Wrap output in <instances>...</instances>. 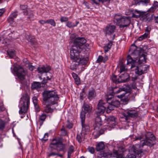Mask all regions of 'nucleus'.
<instances>
[{
  "label": "nucleus",
  "instance_id": "obj_47",
  "mask_svg": "<svg viewBox=\"0 0 158 158\" xmlns=\"http://www.w3.org/2000/svg\"><path fill=\"white\" fill-rule=\"evenodd\" d=\"M126 69H127L125 68V66L123 64H121L120 66V72L121 73L125 71Z\"/></svg>",
  "mask_w": 158,
  "mask_h": 158
},
{
  "label": "nucleus",
  "instance_id": "obj_1",
  "mask_svg": "<svg viewBox=\"0 0 158 158\" xmlns=\"http://www.w3.org/2000/svg\"><path fill=\"white\" fill-rule=\"evenodd\" d=\"M134 140H139L140 142V144H136L133 145L132 149L136 155H139L143 153L142 149H138V148H143L144 145L148 146L150 147L153 146L156 143L155 136L151 132H146L145 133L141 134V135L135 136L134 138Z\"/></svg>",
  "mask_w": 158,
  "mask_h": 158
},
{
  "label": "nucleus",
  "instance_id": "obj_19",
  "mask_svg": "<svg viewBox=\"0 0 158 158\" xmlns=\"http://www.w3.org/2000/svg\"><path fill=\"white\" fill-rule=\"evenodd\" d=\"M82 108L84 110L83 112L85 113L90 112L92 109V106L86 103L85 101L84 102V104L82 106Z\"/></svg>",
  "mask_w": 158,
  "mask_h": 158
},
{
  "label": "nucleus",
  "instance_id": "obj_33",
  "mask_svg": "<svg viewBox=\"0 0 158 158\" xmlns=\"http://www.w3.org/2000/svg\"><path fill=\"white\" fill-rule=\"evenodd\" d=\"M105 148V145L104 143L101 142L99 143L96 147V150L97 151H100L103 150Z\"/></svg>",
  "mask_w": 158,
  "mask_h": 158
},
{
  "label": "nucleus",
  "instance_id": "obj_16",
  "mask_svg": "<svg viewBox=\"0 0 158 158\" xmlns=\"http://www.w3.org/2000/svg\"><path fill=\"white\" fill-rule=\"evenodd\" d=\"M97 96L96 91L93 88L91 90H89L87 94V98L89 100L91 101L95 98Z\"/></svg>",
  "mask_w": 158,
  "mask_h": 158
},
{
  "label": "nucleus",
  "instance_id": "obj_41",
  "mask_svg": "<svg viewBox=\"0 0 158 158\" xmlns=\"http://www.w3.org/2000/svg\"><path fill=\"white\" fill-rule=\"evenodd\" d=\"M67 131L65 130V128L63 127V128L61 129L60 131V135L63 136H65L67 135Z\"/></svg>",
  "mask_w": 158,
  "mask_h": 158
},
{
  "label": "nucleus",
  "instance_id": "obj_22",
  "mask_svg": "<svg viewBox=\"0 0 158 158\" xmlns=\"http://www.w3.org/2000/svg\"><path fill=\"white\" fill-rule=\"evenodd\" d=\"M135 72L136 74L140 75L146 73V70H143L142 66H137L135 69Z\"/></svg>",
  "mask_w": 158,
  "mask_h": 158
},
{
  "label": "nucleus",
  "instance_id": "obj_20",
  "mask_svg": "<svg viewBox=\"0 0 158 158\" xmlns=\"http://www.w3.org/2000/svg\"><path fill=\"white\" fill-rule=\"evenodd\" d=\"M107 121L110 125L113 127L115 126L117 123L116 118L114 116H109L107 118Z\"/></svg>",
  "mask_w": 158,
  "mask_h": 158
},
{
  "label": "nucleus",
  "instance_id": "obj_45",
  "mask_svg": "<svg viewBox=\"0 0 158 158\" xmlns=\"http://www.w3.org/2000/svg\"><path fill=\"white\" fill-rule=\"evenodd\" d=\"M48 134L47 133L45 134L44 137L41 139L42 141L43 142H45L48 140Z\"/></svg>",
  "mask_w": 158,
  "mask_h": 158
},
{
  "label": "nucleus",
  "instance_id": "obj_9",
  "mask_svg": "<svg viewBox=\"0 0 158 158\" xmlns=\"http://www.w3.org/2000/svg\"><path fill=\"white\" fill-rule=\"evenodd\" d=\"M70 58L72 61L75 62V63H72L70 66V69L73 70L76 69L80 64H85L87 62L86 59L84 58L81 55H79L77 58L75 57L74 59H73L71 57V54H70Z\"/></svg>",
  "mask_w": 158,
  "mask_h": 158
},
{
  "label": "nucleus",
  "instance_id": "obj_7",
  "mask_svg": "<svg viewBox=\"0 0 158 158\" xmlns=\"http://www.w3.org/2000/svg\"><path fill=\"white\" fill-rule=\"evenodd\" d=\"M106 99L107 103L109 104L107 106V113H109L110 110H114L115 108L118 107L120 105L119 101L113 98L112 95H107Z\"/></svg>",
  "mask_w": 158,
  "mask_h": 158
},
{
  "label": "nucleus",
  "instance_id": "obj_55",
  "mask_svg": "<svg viewBox=\"0 0 158 158\" xmlns=\"http://www.w3.org/2000/svg\"><path fill=\"white\" fill-rule=\"evenodd\" d=\"M18 15L17 13L16 12H14L13 13H12L10 16H11L12 17H13V18H15Z\"/></svg>",
  "mask_w": 158,
  "mask_h": 158
},
{
  "label": "nucleus",
  "instance_id": "obj_2",
  "mask_svg": "<svg viewBox=\"0 0 158 158\" xmlns=\"http://www.w3.org/2000/svg\"><path fill=\"white\" fill-rule=\"evenodd\" d=\"M143 49L137 47L134 44H131L129 50L130 55H128L127 58V64H131V68H133L135 66L137 60L139 64L143 62H146L147 59L146 58L147 53H143Z\"/></svg>",
  "mask_w": 158,
  "mask_h": 158
},
{
  "label": "nucleus",
  "instance_id": "obj_5",
  "mask_svg": "<svg viewBox=\"0 0 158 158\" xmlns=\"http://www.w3.org/2000/svg\"><path fill=\"white\" fill-rule=\"evenodd\" d=\"M20 108L19 110L20 114L26 113L30 105V97L27 94H23L21 98Z\"/></svg>",
  "mask_w": 158,
  "mask_h": 158
},
{
  "label": "nucleus",
  "instance_id": "obj_30",
  "mask_svg": "<svg viewBox=\"0 0 158 158\" xmlns=\"http://www.w3.org/2000/svg\"><path fill=\"white\" fill-rule=\"evenodd\" d=\"M81 124L82 131H85V132L89 131L90 127L88 124H85V122L81 123Z\"/></svg>",
  "mask_w": 158,
  "mask_h": 158
},
{
  "label": "nucleus",
  "instance_id": "obj_26",
  "mask_svg": "<svg viewBox=\"0 0 158 158\" xmlns=\"http://www.w3.org/2000/svg\"><path fill=\"white\" fill-rule=\"evenodd\" d=\"M74 148L73 145L69 146L68 151L67 158H70L73 155V153L74 152Z\"/></svg>",
  "mask_w": 158,
  "mask_h": 158
},
{
  "label": "nucleus",
  "instance_id": "obj_29",
  "mask_svg": "<svg viewBox=\"0 0 158 158\" xmlns=\"http://www.w3.org/2000/svg\"><path fill=\"white\" fill-rule=\"evenodd\" d=\"M72 75L75 80L76 84L77 85L80 84L81 81L78 75L74 73H73Z\"/></svg>",
  "mask_w": 158,
  "mask_h": 158
},
{
  "label": "nucleus",
  "instance_id": "obj_6",
  "mask_svg": "<svg viewBox=\"0 0 158 158\" xmlns=\"http://www.w3.org/2000/svg\"><path fill=\"white\" fill-rule=\"evenodd\" d=\"M114 21L120 28H124L128 26L130 23L131 21L129 18L126 17L115 15L114 16Z\"/></svg>",
  "mask_w": 158,
  "mask_h": 158
},
{
  "label": "nucleus",
  "instance_id": "obj_44",
  "mask_svg": "<svg viewBox=\"0 0 158 158\" xmlns=\"http://www.w3.org/2000/svg\"><path fill=\"white\" fill-rule=\"evenodd\" d=\"M5 122L0 119V129H2L5 127Z\"/></svg>",
  "mask_w": 158,
  "mask_h": 158
},
{
  "label": "nucleus",
  "instance_id": "obj_42",
  "mask_svg": "<svg viewBox=\"0 0 158 158\" xmlns=\"http://www.w3.org/2000/svg\"><path fill=\"white\" fill-rule=\"evenodd\" d=\"M93 2L96 4H98L100 2L104 3L105 2L107 3V0H92Z\"/></svg>",
  "mask_w": 158,
  "mask_h": 158
},
{
  "label": "nucleus",
  "instance_id": "obj_11",
  "mask_svg": "<svg viewBox=\"0 0 158 158\" xmlns=\"http://www.w3.org/2000/svg\"><path fill=\"white\" fill-rule=\"evenodd\" d=\"M126 89L125 88H119L117 87H112L111 88V94H107V95H112V97L116 94L120 93L122 91L125 92L119 95H116V97L119 98H123L125 95L127 94L126 92Z\"/></svg>",
  "mask_w": 158,
  "mask_h": 158
},
{
  "label": "nucleus",
  "instance_id": "obj_13",
  "mask_svg": "<svg viewBox=\"0 0 158 158\" xmlns=\"http://www.w3.org/2000/svg\"><path fill=\"white\" fill-rule=\"evenodd\" d=\"M116 28V27L115 25H107L103 29V31L106 35H110L114 32Z\"/></svg>",
  "mask_w": 158,
  "mask_h": 158
},
{
  "label": "nucleus",
  "instance_id": "obj_54",
  "mask_svg": "<svg viewBox=\"0 0 158 158\" xmlns=\"http://www.w3.org/2000/svg\"><path fill=\"white\" fill-rule=\"evenodd\" d=\"M20 7L21 9L22 10H24L27 9V8L28 6L27 5H20Z\"/></svg>",
  "mask_w": 158,
  "mask_h": 158
},
{
  "label": "nucleus",
  "instance_id": "obj_17",
  "mask_svg": "<svg viewBox=\"0 0 158 158\" xmlns=\"http://www.w3.org/2000/svg\"><path fill=\"white\" fill-rule=\"evenodd\" d=\"M37 70L39 73L42 74L44 73L48 72L51 70V68L49 66L46 65L38 68Z\"/></svg>",
  "mask_w": 158,
  "mask_h": 158
},
{
  "label": "nucleus",
  "instance_id": "obj_28",
  "mask_svg": "<svg viewBox=\"0 0 158 158\" xmlns=\"http://www.w3.org/2000/svg\"><path fill=\"white\" fill-rule=\"evenodd\" d=\"M55 148L57 150L62 151L64 150L65 148V145L60 142Z\"/></svg>",
  "mask_w": 158,
  "mask_h": 158
},
{
  "label": "nucleus",
  "instance_id": "obj_59",
  "mask_svg": "<svg viewBox=\"0 0 158 158\" xmlns=\"http://www.w3.org/2000/svg\"><path fill=\"white\" fill-rule=\"evenodd\" d=\"M33 101L34 104H37V99L36 97L33 98Z\"/></svg>",
  "mask_w": 158,
  "mask_h": 158
},
{
  "label": "nucleus",
  "instance_id": "obj_48",
  "mask_svg": "<svg viewBox=\"0 0 158 158\" xmlns=\"http://www.w3.org/2000/svg\"><path fill=\"white\" fill-rule=\"evenodd\" d=\"M26 66L27 67H28L29 70L31 71H33L35 68V67L34 66L31 64H27L26 65Z\"/></svg>",
  "mask_w": 158,
  "mask_h": 158
},
{
  "label": "nucleus",
  "instance_id": "obj_63",
  "mask_svg": "<svg viewBox=\"0 0 158 158\" xmlns=\"http://www.w3.org/2000/svg\"><path fill=\"white\" fill-rule=\"evenodd\" d=\"M39 22L42 25H44V23H47L46 22V21H44L43 20L39 21Z\"/></svg>",
  "mask_w": 158,
  "mask_h": 158
},
{
  "label": "nucleus",
  "instance_id": "obj_32",
  "mask_svg": "<svg viewBox=\"0 0 158 158\" xmlns=\"http://www.w3.org/2000/svg\"><path fill=\"white\" fill-rule=\"evenodd\" d=\"M112 44V42L111 41H110L104 47V49L105 53L108 52V51L110 49Z\"/></svg>",
  "mask_w": 158,
  "mask_h": 158
},
{
  "label": "nucleus",
  "instance_id": "obj_31",
  "mask_svg": "<svg viewBox=\"0 0 158 158\" xmlns=\"http://www.w3.org/2000/svg\"><path fill=\"white\" fill-rule=\"evenodd\" d=\"M24 14L25 15H28L29 18H32L34 15L32 12L30 10H26L23 11Z\"/></svg>",
  "mask_w": 158,
  "mask_h": 158
},
{
  "label": "nucleus",
  "instance_id": "obj_57",
  "mask_svg": "<svg viewBox=\"0 0 158 158\" xmlns=\"http://www.w3.org/2000/svg\"><path fill=\"white\" fill-rule=\"evenodd\" d=\"M98 134L96 138L98 137L100 135L103 134L104 133V131L102 129L98 131Z\"/></svg>",
  "mask_w": 158,
  "mask_h": 158
},
{
  "label": "nucleus",
  "instance_id": "obj_25",
  "mask_svg": "<svg viewBox=\"0 0 158 158\" xmlns=\"http://www.w3.org/2000/svg\"><path fill=\"white\" fill-rule=\"evenodd\" d=\"M158 8V2L154 1L152 6L148 10V11L150 12H153Z\"/></svg>",
  "mask_w": 158,
  "mask_h": 158
},
{
  "label": "nucleus",
  "instance_id": "obj_50",
  "mask_svg": "<svg viewBox=\"0 0 158 158\" xmlns=\"http://www.w3.org/2000/svg\"><path fill=\"white\" fill-rule=\"evenodd\" d=\"M68 18L67 17L62 16L60 19V20L61 22H65L68 21Z\"/></svg>",
  "mask_w": 158,
  "mask_h": 158
},
{
  "label": "nucleus",
  "instance_id": "obj_15",
  "mask_svg": "<svg viewBox=\"0 0 158 158\" xmlns=\"http://www.w3.org/2000/svg\"><path fill=\"white\" fill-rule=\"evenodd\" d=\"M132 17L136 18L141 17L144 19L147 17V16L145 14V13H143L139 10H136L133 13Z\"/></svg>",
  "mask_w": 158,
  "mask_h": 158
},
{
  "label": "nucleus",
  "instance_id": "obj_10",
  "mask_svg": "<svg viewBox=\"0 0 158 158\" xmlns=\"http://www.w3.org/2000/svg\"><path fill=\"white\" fill-rule=\"evenodd\" d=\"M13 70L20 80H23L25 79L27 71L22 66L20 65L14 66Z\"/></svg>",
  "mask_w": 158,
  "mask_h": 158
},
{
  "label": "nucleus",
  "instance_id": "obj_51",
  "mask_svg": "<svg viewBox=\"0 0 158 158\" xmlns=\"http://www.w3.org/2000/svg\"><path fill=\"white\" fill-rule=\"evenodd\" d=\"M66 25L67 27L70 28L74 27V24H73L71 22H67Z\"/></svg>",
  "mask_w": 158,
  "mask_h": 158
},
{
  "label": "nucleus",
  "instance_id": "obj_64",
  "mask_svg": "<svg viewBox=\"0 0 158 158\" xmlns=\"http://www.w3.org/2000/svg\"><path fill=\"white\" fill-rule=\"evenodd\" d=\"M83 4L86 6L88 8H89L90 6H89V4L86 2H84Z\"/></svg>",
  "mask_w": 158,
  "mask_h": 158
},
{
  "label": "nucleus",
  "instance_id": "obj_52",
  "mask_svg": "<svg viewBox=\"0 0 158 158\" xmlns=\"http://www.w3.org/2000/svg\"><path fill=\"white\" fill-rule=\"evenodd\" d=\"M126 158H136V157L135 155L130 153L127 155Z\"/></svg>",
  "mask_w": 158,
  "mask_h": 158
},
{
  "label": "nucleus",
  "instance_id": "obj_38",
  "mask_svg": "<svg viewBox=\"0 0 158 158\" xmlns=\"http://www.w3.org/2000/svg\"><path fill=\"white\" fill-rule=\"evenodd\" d=\"M8 54L11 58H13L15 56V51L14 50H9L7 51Z\"/></svg>",
  "mask_w": 158,
  "mask_h": 158
},
{
  "label": "nucleus",
  "instance_id": "obj_18",
  "mask_svg": "<svg viewBox=\"0 0 158 158\" xmlns=\"http://www.w3.org/2000/svg\"><path fill=\"white\" fill-rule=\"evenodd\" d=\"M150 0H134L132 2L133 5H137L142 4L147 5L149 3Z\"/></svg>",
  "mask_w": 158,
  "mask_h": 158
},
{
  "label": "nucleus",
  "instance_id": "obj_58",
  "mask_svg": "<svg viewBox=\"0 0 158 158\" xmlns=\"http://www.w3.org/2000/svg\"><path fill=\"white\" fill-rule=\"evenodd\" d=\"M34 106L35 108V110L36 111L38 112L40 110V108L39 106L38 105V104H34Z\"/></svg>",
  "mask_w": 158,
  "mask_h": 158
},
{
  "label": "nucleus",
  "instance_id": "obj_49",
  "mask_svg": "<svg viewBox=\"0 0 158 158\" xmlns=\"http://www.w3.org/2000/svg\"><path fill=\"white\" fill-rule=\"evenodd\" d=\"M89 152L91 153H93L94 152L95 150L94 148L93 147H89L88 148Z\"/></svg>",
  "mask_w": 158,
  "mask_h": 158
},
{
  "label": "nucleus",
  "instance_id": "obj_53",
  "mask_svg": "<svg viewBox=\"0 0 158 158\" xmlns=\"http://www.w3.org/2000/svg\"><path fill=\"white\" fill-rule=\"evenodd\" d=\"M14 18L10 16L8 18V21L10 24H12L14 22Z\"/></svg>",
  "mask_w": 158,
  "mask_h": 158
},
{
  "label": "nucleus",
  "instance_id": "obj_8",
  "mask_svg": "<svg viewBox=\"0 0 158 158\" xmlns=\"http://www.w3.org/2000/svg\"><path fill=\"white\" fill-rule=\"evenodd\" d=\"M121 118L123 119L124 121H127L130 117L136 118L138 116V113L136 110L128 109L125 110L121 113Z\"/></svg>",
  "mask_w": 158,
  "mask_h": 158
},
{
  "label": "nucleus",
  "instance_id": "obj_37",
  "mask_svg": "<svg viewBox=\"0 0 158 158\" xmlns=\"http://www.w3.org/2000/svg\"><path fill=\"white\" fill-rule=\"evenodd\" d=\"M46 22L47 23L50 24L53 27H55L56 25V23L53 19H48L46 20Z\"/></svg>",
  "mask_w": 158,
  "mask_h": 158
},
{
  "label": "nucleus",
  "instance_id": "obj_34",
  "mask_svg": "<svg viewBox=\"0 0 158 158\" xmlns=\"http://www.w3.org/2000/svg\"><path fill=\"white\" fill-rule=\"evenodd\" d=\"M46 117V114L44 113L42 114L39 116V120L40 121H42V122H40V126H41L43 124V122L45 121Z\"/></svg>",
  "mask_w": 158,
  "mask_h": 158
},
{
  "label": "nucleus",
  "instance_id": "obj_3",
  "mask_svg": "<svg viewBox=\"0 0 158 158\" xmlns=\"http://www.w3.org/2000/svg\"><path fill=\"white\" fill-rule=\"evenodd\" d=\"M86 40L83 37H78L74 39V46L71 48L70 51V54L73 59L77 58L78 56L81 54V52L86 53V52L89 50V44H85Z\"/></svg>",
  "mask_w": 158,
  "mask_h": 158
},
{
  "label": "nucleus",
  "instance_id": "obj_27",
  "mask_svg": "<svg viewBox=\"0 0 158 158\" xmlns=\"http://www.w3.org/2000/svg\"><path fill=\"white\" fill-rule=\"evenodd\" d=\"M85 132H81L77 135L76 138L79 142L81 143L82 140L85 139Z\"/></svg>",
  "mask_w": 158,
  "mask_h": 158
},
{
  "label": "nucleus",
  "instance_id": "obj_12",
  "mask_svg": "<svg viewBox=\"0 0 158 158\" xmlns=\"http://www.w3.org/2000/svg\"><path fill=\"white\" fill-rule=\"evenodd\" d=\"M103 102L102 100H100L98 105L96 112L98 115L103 114L106 109L107 108L108 105Z\"/></svg>",
  "mask_w": 158,
  "mask_h": 158
},
{
  "label": "nucleus",
  "instance_id": "obj_46",
  "mask_svg": "<svg viewBox=\"0 0 158 158\" xmlns=\"http://www.w3.org/2000/svg\"><path fill=\"white\" fill-rule=\"evenodd\" d=\"M67 127L69 129H71L73 127V124L70 123L69 121H67Z\"/></svg>",
  "mask_w": 158,
  "mask_h": 158
},
{
  "label": "nucleus",
  "instance_id": "obj_40",
  "mask_svg": "<svg viewBox=\"0 0 158 158\" xmlns=\"http://www.w3.org/2000/svg\"><path fill=\"white\" fill-rule=\"evenodd\" d=\"M85 97V90L84 89L82 90V92L80 93V99L83 100Z\"/></svg>",
  "mask_w": 158,
  "mask_h": 158
},
{
  "label": "nucleus",
  "instance_id": "obj_14",
  "mask_svg": "<svg viewBox=\"0 0 158 158\" xmlns=\"http://www.w3.org/2000/svg\"><path fill=\"white\" fill-rule=\"evenodd\" d=\"M95 123L94 130L98 131L99 130L100 127L102 125L103 123L101 118L100 116L98 115L96 117Z\"/></svg>",
  "mask_w": 158,
  "mask_h": 158
},
{
  "label": "nucleus",
  "instance_id": "obj_56",
  "mask_svg": "<svg viewBox=\"0 0 158 158\" xmlns=\"http://www.w3.org/2000/svg\"><path fill=\"white\" fill-rule=\"evenodd\" d=\"M103 58V57L102 56H99L97 60V62L98 63L101 62Z\"/></svg>",
  "mask_w": 158,
  "mask_h": 158
},
{
  "label": "nucleus",
  "instance_id": "obj_43",
  "mask_svg": "<svg viewBox=\"0 0 158 158\" xmlns=\"http://www.w3.org/2000/svg\"><path fill=\"white\" fill-rule=\"evenodd\" d=\"M85 113L83 112H82L81 113L80 118L81 123L85 122Z\"/></svg>",
  "mask_w": 158,
  "mask_h": 158
},
{
  "label": "nucleus",
  "instance_id": "obj_61",
  "mask_svg": "<svg viewBox=\"0 0 158 158\" xmlns=\"http://www.w3.org/2000/svg\"><path fill=\"white\" fill-rule=\"evenodd\" d=\"M129 98L128 97L125 98L124 99H122L123 102L126 103L129 100Z\"/></svg>",
  "mask_w": 158,
  "mask_h": 158
},
{
  "label": "nucleus",
  "instance_id": "obj_4",
  "mask_svg": "<svg viewBox=\"0 0 158 158\" xmlns=\"http://www.w3.org/2000/svg\"><path fill=\"white\" fill-rule=\"evenodd\" d=\"M43 101L46 104L44 111L47 113H52L53 109L51 108L50 106L57 103L59 97L56 92L53 90H45L42 93Z\"/></svg>",
  "mask_w": 158,
  "mask_h": 158
},
{
  "label": "nucleus",
  "instance_id": "obj_35",
  "mask_svg": "<svg viewBox=\"0 0 158 158\" xmlns=\"http://www.w3.org/2000/svg\"><path fill=\"white\" fill-rule=\"evenodd\" d=\"M113 157H116L117 158H124L122 154H119L117 151H114V152Z\"/></svg>",
  "mask_w": 158,
  "mask_h": 158
},
{
  "label": "nucleus",
  "instance_id": "obj_62",
  "mask_svg": "<svg viewBox=\"0 0 158 158\" xmlns=\"http://www.w3.org/2000/svg\"><path fill=\"white\" fill-rule=\"evenodd\" d=\"M151 30V28L147 27L145 29V32L147 33L148 32V34L149 35L150 33V31Z\"/></svg>",
  "mask_w": 158,
  "mask_h": 158
},
{
  "label": "nucleus",
  "instance_id": "obj_36",
  "mask_svg": "<svg viewBox=\"0 0 158 158\" xmlns=\"http://www.w3.org/2000/svg\"><path fill=\"white\" fill-rule=\"evenodd\" d=\"M111 79L113 82L115 84H118L121 83V81L120 80V78L117 79V76L116 75H113Z\"/></svg>",
  "mask_w": 158,
  "mask_h": 158
},
{
  "label": "nucleus",
  "instance_id": "obj_60",
  "mask_svg": "<svg viewBox=\"0 0 158 158\" xmlns=\"http://www.w3.org/2000/svg\"><path fill=\"white\" fill-rule=\"evenodd\" d=\"M27 40H28V41L31 42H32L33 40L32 39V37H31L30 35H28L26 37Z\"/></svg>",
  "mask_w": 158,
  "mask_h": 158
},
{
  "label": "nucleus",
  "instance_id": "obj_24",
  "mask_svg": "<svg viewBox=\"0 0 158 158\" xmlns=\"http://www.w3.org/2000/svg\"><path fill=\"white\" fill-rule=\"evenodd\" d=\"M41 83L34 81L32 83L31 88L32 89H38L41 88Z\"/></svg>",
  "mask_w": 158,
  "mask_h": 158
},
{
  "label": "nucleus",
  "instance_id": "obj_23",
  "mask_svg": "<svg viewBox=\"0 0 158 158\" xmlns=\"http://www.w3.org/2000/svg\"><path fill=\"white\" fill-rule=\"evenodd\" d=\"M55 149L56 148L55 147L51 146L50 148L48 149L49 152L48 153V157H50L51 156H56L57 153L53 151V150Z\"/></svg>",
  "mask_w": 158,
  "mask_h": 158
},
{
  "label": "nucleus",
  "instance_id": "obj_39",
  "mask_svg": "<svg viewBox=\"0 0 158 158\" xmlns=\"http://www.w3.org/2000/svg\"><path fill=\"white\" fill-rule=\"evenodd\" d=\"M59 143H60V141L57 140L55 139H53L50 143L49 148H50L51 146L53 147V145L55 146L56 147V146Z\"/></svg>",
  "mask_w": 158,
  "mask_h": 158
},
{
  "label": "nucleus",
  "instance_id": "obj_21",
  "mask_svg": "<svg viewBox=\"0 0 158 158\" xmlns=\"http://www.w3.org/2000/svg\"><path fill=\"white\" fill-rule=\"evenodd\" d=\"M121 83L125 82L129 80V76L128 73H124L123 74L121 75L119 77Z\"/></svg>",
  "mask_w": 158,
  "mask_h": 158
}]
</instances>
